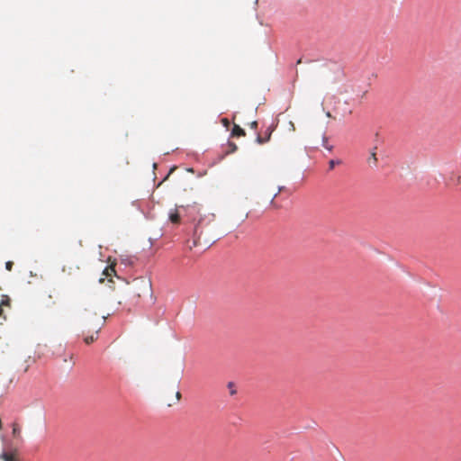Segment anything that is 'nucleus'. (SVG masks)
<instances>
[{
    "mask_svg": "<svg viewBox=\"0 0 461 461\" xmlns=\"http://www.w3.org/2000/svg\"><path fill=\"white\" fill-rule=\"evenodd\" d=\"M376 147H375L371 152H370V155L367 158V164L369 165V167H375L377 166V162H378V159H377V157H376Z\"/></svg>",
    "mask_w": 461,
    "mask_h": 461,
    "instance_id": "obj_4",
    "label": "nucleus"
},
{
    "mask_svg": "<svg viewBox=\"0 0 461 461\" xmlns=\"http://www.w3.org/2000/svg\"><path fill=\"white\" fill-rule=\"evenodd\" d=\"M0 305H2L3 307L4 306L10 307L11 306L10 297L8 295L3 294L1 296Z\"/></svg>",
    "mask_w": 461,
    "mask_h": 461,
    "instance_id": "obj_8",
    "label": "nucleus"
},
{
    "mask_svg": "<svg viewBox=\"0 0 461 461\" xmlns=\"http://www.w3.org/2000/svg\"><path fill=\"white\" fill-rule=\"evenodd\" d=\"M57 295L55 289L45 294L41 300V308L48 312H52L57 307Z\"/></svg>",
    "mask_w": 461,
    "mask_h": 461,
    "instance_id": "obj_3",
    "label": "nucleus"
},
{
    "mask_svg": "<svg viewBox=\"0 0 461 461\" xmlns=\"http://www.w3.org/2000/svg\"><path fill=\"white\" fill-rule=\"evenodd\" d=\"M13 436L15 437V438H20L21 437V428L20 426L17 424V423H14L13 424Z\"/></svg>",
    "mask_w": 461,
    "mask_h": 461,
    "instance_id": "obj_9",
    "label": "nucleus"
},
{
    "mask_svg": "<svg viewBox=\"0 0 461 461\" xmlns=\"http://www.w3.org/2000/svg\"><path fill=\"white\" fill-rule=\"evenodd\" d=\"M200 225H201V222H199V223L195 226V228H194V237H195V239H196V240L194 241V243H195V244H196V243H201V238H202V233H203V231H202V230H201V226H200Z\"/></svg>",
    "mask_w": 461,
    "mask_h": 461,
    "instance_id": "obj_6",
    "label": "nucleus"
},
{
    "mask_svg": "<svg viewBox=\"0 0 461 461\" xmlns=\"http://www.w3.org/2000/svg\"><path fill=\"white\" fill-rule=\"evenodd\" d=\"M104 275L106 276H112L113 275H115V269L113 266L107 267L104 271Z\"/></svg>",
    "mask_w": 461,
    "mask_h": 461,
    "instance_id": "obj_10",
    "label": "nucleus"
},
{
    "mask_svg": "<svg viewBox=\"0 0 461 461\" xmlns=\"http://www.w3.org/2000/svg\"><path fill=\"white\" fill-rule=\"evenodd\" d=\"M245 134H246L245 131L240 126L234 124L232 131H231L232 136L241 137V136H245Z\"/></svg>",
    "mask_w": 461,
    "mask_h": 461,
    "instance_id": "obj_5",
    "label": "nucleus"
},
{
    "mask_svg": "<svg viewBox=\"0 0 461 461\" xmlns=\"http://www.w3.org/2000/svg\"><path fill=\"white\" fill-rule=\"evenodd\" d=\"M222 123H223L225 126H228V125H229V121H228V119H226V118L222 119Z\"/></svg>",
    "mask_w": 461,
    "mask_h": 461,
    "instance_id": "obj_17",
    "label": "nucleus"
},
{
    "mask_svg": "<svg viewBox=\"0 0 461 461\" xmlns=\"http://www.w3.org/2000/svg\"><path fill=\"white\" fill-rule=\"evenodd\" d=\"M169 220L173 223H179L180 222V215L177 212L176 210L170 212L169 213Z\"/></svg>",
    "mask_w": 461,
    "mask_h": 461,
    "instance_id": "obj_7",
    "label": "nucleus"
},
{
    "mask_svg": "<svg viewBox=\"0 0 461 461\" xmlns=\"http://www.w3.org/2000/svg\"><path fill=\"white\" fill-rule=\"evenodd\" d=\"M79 319L84 328V333L94 332L84 337V341L89 345L97 339L98 333L104 325L105 317L101 316L93 308H84L79 312Z\"/></svg>",
    "mask_w": 461,
    "mask_h": 461,
    "instance_id": "obj_1",
    "label": "nucleus"
},
{
    "mask_svg": "<svg viewBox=\"0 0 461 461\" xmlns=\"http://www.w3.org/2000/svg\"><path fill=\"white\" fill-rule=\"evenodd\" d=\"M251 128L256 129L258 127V122L256 121L251 122Z\"/></svg>",
    "mask_w": 461,
    "mask_h": 461,
    "instance_id": "obj_16",
    "label": "nucleus"
},
{
    "mask_svg": "<svg viewBox=\"0 0 461 461\" xmlns=\"http://www.w3.org/2000/svg\"><path fill=\"white\" fill-rule=\"evenodd\" d=\"M0 456L4 461H16L11 454L5 452L1 454Z\"/></svg>",
    "mask_w": 461,
    "mask_h": 461,
    "instance_id": "obj_11",
    "label": "nucleus"
},
{
    "mask_svg": "<svg viewBox=\"0 0 461 461\" xmlns=\"http://www.w3.org/2000/svg\"><path fill=\"white\" fill-rule=\"evenodd\" d=\"M228 146L230 147V150L227 153L235 152L238 149L237 145L234 142H228Z\"/></svg>",
    "mask_w": 461,
    "mask_h": 461,
    "instance_id": "obj_13",
    "label": "nucleus"
},
{
    "mask_svg": "<svg viewBox=\"0 0 461 461\" xmlns=\"http://www.w3.org/2000/svg\"><path fill=\"white\" fill-rule=\"evenodd\" d=\"M13 262L11 261H8L5 263V268L8 270V271H11L12 270V267H13Z\"/></svg>",
    "mask_w": 461,
    "mask_h": 461,
    "instance_id": "obj_15",
    "label": "nucleus"
},
{
    "mask_svg": "<svg viewBox=\"0 0 461 461\" xmlns=\"http://www.w3.org/2000/svg\"><path fill=\"white\" fill-rule=\"evenodd\" d=\"M189 172H194L193 168H188L187 169Z\"/></svg>",
    "mask_w": 461,
    "mask_h": 461,
    "instance_id": "obj_22",
    "label": "nucleus"
},
{
    "mask_svg": "<svg viewBox=\"0 0 461 461\" xmlns=\"http://www.w3.org/2000/svg\"><path fill=\"white\" fill-rule=\"evenodd\" d=\"M270 139V133L267 136V139H264L263 137H261L260 135H258L257 137V141L259 143V144H263V143H266L267 141H268Z\"/></svg>",
    "mask_w": 461,
    "mask_h": 461,
    "instance_id": "obj_12",
    "label": "nucleus"
},
{
    "mask_svg": "<svg viewBox=\"0 0 461 461\" xmlns=\"http://www.w3.org/2000/svg\"><path fill=\"white\" fill-rule=\"evenodd\" d=\"M151 293V283L149 280L139 277L129 283L126 288V294L131 299H139L143 295H148Z\"/></svg>",
    "mask_w": 461,
    "mask_h": 461,
    "instance_id": "obj_2",
    "label": "nucleus"
},
{
    "mask_svg": "<svg viewBox=\"0 0 461 461\" xmlns=\"http://www.w3.org/2000/svg\"><path fill=\"white\" fill-rule=\"evenodd\" d=\"M278 194H275L274 197H272V201L275 200V197L277 196Z\"/></svg>",
    "mask_w": 461,
    "mask_h": 461,
    "instance_id": "obj_21",
    "label": "nucleus"
},
{
    "mask_svg": "<svg viewBox=\"0 0 461 461\" xmlns=\"http://www.w3.org/2000/svg\"><path fill=\"white\" fill-rule=\"evenodd\" d=\"M283 190V187L278 188V192L276 194H279Z\"/></svg>",
    "mask_w": 461,
    "mask_h": 461,
    "instance_id": "obj_20",
    "label": "nucleus"
},
{
    "mask_svg": "<svg viewBox=\"0 0 461 461\" xmlns=\"http://www.w3.org/2000/svg\"><path fill=\"white\" fill-rule=\"evenodd\" d=\"M176 400L179 401L181 399V393L180 392H176Z\"/></svg>",
    "mask_w": 461,
    "mask_h": 461,
    "instance_id": "obj_18",
    "label": "nucleus"
},
{
    "mask_svg": "<svg viewBox=\"0 0 461 461\" xmlns=\"http://www.w3.org/2000/svg\"><path fill=\"white\" fill-rule=\"evenodd\" d=\"M341 163L340 160H334V159H331L330 160L329 162V167L330 169H333L335 167L336 165H339Z\"/></svg>",
    "mask_w": 461,
    "mask_h": 461,
    "instance_id": "obj_14",
    "label": "nucleus"
},
{
    "mask_svg": "<svg viewBox=\"0 0 461 461\" xmlns=\"http://www.w3.org/2000/svg\"><path fill=\"white\" fill-rule=\"evenodd\" d=\"M4 310H3V306L0 305V316H3L4 315Z\"/></svg>",
    "mask_w": 461,
    "mask_h": 461,
    "instance_id": "obj_19",
    "label": "nucleus"
}]
</instances>
